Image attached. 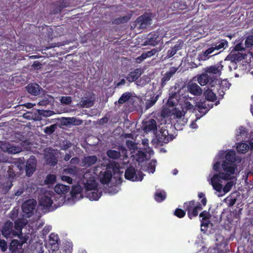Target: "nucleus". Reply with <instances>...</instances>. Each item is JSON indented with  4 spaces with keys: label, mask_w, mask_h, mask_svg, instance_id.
<instances>
[{
    "label": "nucleus",
    "mask_w": 253,
    "mask_h": 253,
    "mask_svg": "<svg viewBox=\"0 0 253 253\" xmlns=\"http://www.w3.org/2000/svg\"><path fill=\"white\" fill-rule=\"evenodd\" d=\"M22 247L20 244V242L15 239L12 240L9 245V251L10 253H18V250L20 247Z\"/></svg>",
    "instance_id": "30"
},
{
    "label": "nucleus",
    "mask_w": 253,
    "mask_h": 253,
    "mask_svg": "<svg viewBox=\"0 0 253 253\" xmlns=\"http://www.w3.org/2000/svg\"><path fill=\"white\" fill-rule=\"evenodd\" d=\"M204 95L205 99L208 101L213 102L216 100V94L213 92L212 89L208 88L205 91Z\"/></svg>",
    "instance_id": "31"
},
{
    "label": "nucleus",
    "mask_w": 253,
    "mask_h": 253,
    "mask_svg": "<svg viewBox=\"0 0 253 253\" xmlns=\"http://www.w3.org/2000/svg\"><path fill=\"white\" fill-rule=\"evenodd\" d=\"M128 19L126 16H123L116 18L114 22L115 24H117L124 23L125 22H126L128 21Z\"/></svg>",
    "instance_id": "55"
},
{
    "label": "nucleus",
    "mask_w": 253,
    "mask_h": 253,
    "mask_svg": "<svg viewBox=\"0 0 253 253\" xmlns=\"http://www.w3.org/2000/svg\"><path fill=\"white\" fill-rule=\"evenodd\" d=\"M144 175V174L141 171H138L137 173H136V169L132 167L127 168L125 173V178L132 181H141Z\"/></svg>",
    "instance_id": "6"
},
{
    "label": "nucleus",
    "mask_w": 253,
    "mask_h": 253,
    "mask_svg": "<svg viewBox=\"0 0 253 253\" xmlns=\"http://www.w3.org/2000/svg\"><path fill=\"white\" fill-rule=\"evenodd\" d=\"M215 78L213 77H211L210 75L207 74L206 72L202 74L200 76L198 77V82L202 85L204 86L205 85H208L211 87H215V84H217L215 82Z\"/></svg>",
    "instance_id": "8"
},
{
    "label": "nucleus",
    "mask_w": 253,
    "mask_h": 253,
    "mask_svg": "<svg viewBox=\"0 0 253 253\" xmlns=\"http://www.w3.org/2000/svg\"><path fill=\"white\" fill-rule=\"evenodd\" d=\"M176 53V51L175 50L173 49V48L171 47L170 49H169L167 51V57L169 58L173 56L175 53Z\"/></svg>",
    "instance_id": "58"
},
{
    "label": "nucleus",
    "mask_w": 253,
    "mask_h": 253,
    "mask_svg": "<svg viewBox=\"0 0 253 253\" xmlns=\"http://www.w3.org/2000/svg\"><path fill=\"white\" fill-rule=\"evenodd\" d=\"M65 171L67 173L75 175L78 173V168L77 167L74 166L73 167L65 169Z\"/></svg>",
    "instance_id": "51"
},
{
    "label": "nucleus",
    "mask_w": 253,
    "mask_h": 253,
    "mask_svg": "<svg viewBox=\"0 0 253 253\" xmlns=\"http://www.w3.org/2000/svg\"><path fill=\"white\" fill-rule=\"evenodd\" d=\"M36 205L37 202L34 199H30L25 201L22 205L23 212L27 214L28 217L31 216Z\"/></svg>",
    "instance_id": "11"
},
{
    "label": "nucleus",
    "mask_w": 253,
    "mask_h": 253,
    "mask_svg": "<svg viewBox=\"0 0 253 253\" xmlns=\"http://www.w3.org/2000/svg\"><path fill=\"white\" fill-rule=\"evenodd\" d=\"M159 97V94L153 92L150 95L149 99H147L145 102V109H148L152 107L157 102Z\"/></svg>",
    "instance_id": "25"
},
{
    "label": "nucleus",
    "mask_w": 253,
    "mask_h": 253,
    "mask_svg": "<svg viewBox=\"0 0 253 253\" xmlns=\"http://www.w3.org/2000/svg\"><path fill=\"white\" fill-rule=\"evenodd\" d=\"M151 20V17L148 14H143L139 16L135 21V27L138 29H145L150 24Z\"/></svg>",
    "instance_id": "9"
},
{
    "label": "nucleus",
    "mask_w": 253,
    "mask_h": 253,
    "mask_svg": "<svg viewBox=\"0 0 253 253\" xmlns=\"http://www.w3.org/2000/svg\"><path fill=\"white\" fill-rule=\"evenodd\" d=\"M189 92L194 95H200L202 93L201 88L196 83H192L188 86Z\"/></svg>",
    "instance_id": "26"
},
{
    "label": "nucleus",
    "mask_w": 253,
    "mask_h": 253,
    "mask_svg": "<svg viewBox=\"0 0 253 253\" xmlns=\"http://www.w3.org/2000/svg\"><path fill=\"white\" fill-rule=\"evenodd\" d=\"M225 159L226 161L231 163L236 162V152L234 150H230L228 151L225 155Z\"/></svg>",
    "instance_id": "34"
},
{
    "label": "nucleus",
    "mask_w": 253,
    "mask_h": 253,
    "mask_svg": "<svg viewBox=\"0 0 253 253\" xmlns=\"http://www.w3.org/2000/svg\"><path fill=\"white\" fill-rule=\"evenodd\" d=\"M236 169V167L233 163H230L228 167L224 168V171L230 174H233L234 173Z\"/></svg>",
    "instance_id": "49"
},
{
    "label": "nucleus",
    "mask_w": 253,
    "mask_h": 253,
    "mask_svg": "<svg viewBox=\"0 0 253 253\" xmlns=\"http://www.w3.org/2000/svg\"><path fill=\"white\" fill-rule=\"evenodd\" d=\"M93 191L91 192V195L89 197L92 200H98L102 195V193L99 192L98 189H94Z\"/></svg>",
    "instance_id": "41"
},
{
    "label": "nucleus",
    "mask_w": 253,
    "mask_h": 253,
    "mask_svg": "<svg viewBox=\"0 0 253 253\" xmlns=\"http://www.w3.org/2000/svg\"><path fill=\"white\" fill-rule=\"evenodd\" d=\"M69 190V186L60 183L56 184L54 188V190L56 193V195H61V194H65L68 192Z\"/></svg>",
    "instance_id": "23"
},
{
    "label": "nucleus",
    "mask_w": 253,
    "mask_h": 253,
    "mask_svg": "<svg viewBox=\"0 0 253 253\" xmlns=\"http://www.w3.org/2000/svg\"><path fill=\"white\" fill-rule=\"evenodd\" d=\"M180 89L178 86L174 85L171 86L169 90V98L168 100V104L170 107H173L175 105V103L173 102V99H175L178 100L180 97Z\"/></svg>",
    "instance_id": "10"
},
{
    "label": "nucleus",
    "mask_w": 253,
    "mask_h": 253,
    "mask_svg": "<svg viewBox=\"0 0 253 253\" xmlns=\"http://www.w3.org/2000/svg\"><path fill=\"white\" fill-rule=\"evenodd\" d=\"M84 185L87 190H93L96 187L95 180L93 179L86 180V181L84 182Z\"/></svg>",
    "instance_id": "38"
},
{
    "label": "nucleus",
    "mask_w": 253,
    "mask_h": 253,
    "mask_svg": "<svg viewBox=\"0 0 253 253\" xmlns=\"http://www.w3.org/2000/svg\"><path fill=\"white\" fill-rule=\"evenodd\" d=\"M249 145L246 143H238L236 147L237 152L242 154L246 153L249 150Z\"/></svg>",
    "instance_id": "35"
},
{
    "label": "nucleus",
    "mask_w": 253,
    "mask_h": 253,
    "mask_svg": "<svg viewBox=\"0 0 253 253\" xmlns=\"http://www.w3.org/2000/svg\"><path fill=\"white\" fill-rule=\"evenodd\" d=\"M197 107L198 110L201 113L204 115L206 114L213 107V104H211V107L207 106V102H200L198 103Z\"/></svg>",
    "instance_id": "32"
},
{
    "label": "nucleus",
    "mask_w": 253,
    "mask_h": 253,
    "mask_svg": "<svg viewBox=\"0 0 253 253\" xmlns=\"http://www.w3.org/2000/svg\"><path fill=\"white\" fill-rule=\"evenodd\" d=\"M199 216L202 218V220H206L210 219L211 214L209 211L205 210L200 213Z\"/></svg>",
    "instance_id": "52"
},
{
    "label": "nucleus",
    "mask_w": 253,
    "mask_h": 253,
    "mask_svg": "<svg viewBox=\"0 0 253 253\" xmlns=\"http://www.w3.org/2000/svg\"><path fill=\"white\" fill-rule=\"evenodd\" d=\"M56 176L54 174H48L45 180V182L46 184H53L56 182Z\"/></svg>",
    "instance_id": "45"
},
{
    "label": "nucleus",
    "mask_w": 253,
    "mask_h": 253,
    "mask_svg": "<svg viewBox=\"0 0 253 253\" xmlns=\"http://www.w3.org/2000/svg\"><path fill=\"white\" fill-rule=\"evenodd\" d=\"M2 235L7 238H13L18 235L17 231L14 230L13 223L9 221H6L0 230Z\"/></svg>",
    "instance_id": "5"
},
{
    "label": "nucleus",
    "mask_w": 253,
    "mask_h": 253,
    "mask_svg": "<svg viewBox=\"0 0 253 253\" xmlns=\"http://www.w3.org/2000/svg\"><path fill=\"white\" fill-rule=\"evenodd\" d=\"M185 210H183L179 208L176 209L174 212V215L180 218L183 217L185 215Z\"/></svg>",
    "instance_id": "46"
},
{
    "label": "nucleus",
    "mask_w": 253,
    "mask_h": 253,
    "mask_svg": "<svg viewBox=\"0 0 253 253\" xmlns=\"http://www.w3.org/2000/svg\"><path fill=\"white\" fill-rule=\"evenodd\" d=\"M178 68L175 67H171L169 71H167L166 74L164 75L161 79V86L164 87L167 82L169 81L170 78L175 74Z\"/></svg>",
    "instance_id": "18"
},
{
    "label": "nucleus",
    "mask_w": 253,
    "mask_h": 253,
    "mask_svg": "<svg viewBox=\"0 0 253 253\" xmlns=\"http://www.w3.org/2000/svg\"><path fill=\"white\" fill-rule=\"evenodd\" d=\"M4 151L7 152L9 153L15 154L20 152L21 151V149L19 146H15L8 144V145L6 146V149L5 150H4Z\"/></svg>",
    "instance_id": "36"
},
{
    "label": "nucleus",
    "mask_w": 253,
    "mask_h": 253,
    "mask_svg": "<svg viewBox=\"0 0 253 253\" xmlns=\"http://www.w3.org/2000/svg\"><path fill=\"white\" fill-rule=\"evenodd\" d=\"M161 40V37L159 36L158 32H152L150 33L146 37L145 44L156 45Z\"/></svg>",
    "instance_id": "14"
},
{
    "label": "nucleus",
    "mask_w": 253,
    "mask_h": 253,
    "mask_svg": "<svg viewBox=\"0 0 253 253\" xmlns=\"http://www.w3.org/2000/svg\"><path fill=\"white\" fill-rule=\"evenodd\" d=\"M27 223L26 220L23 218H19L14 221L13 227L14 230L17 231L18 235L22 236V230Z\"/></svg>",
    "instance_id": "20"
},
{
    "label": "nucleus",
    "mask_w": 253,
    "mask_h": 253,
    "mask_svg": "<svg viewBox=\"0 0 253 253\" xmlns=\"http://www.w3.org/2000/svg\"><path fill=\"white\" fill-rule=\"evenodd\" d=\"M157 123L154 119H150L144 125V130L146 132H148L151 131H155L157 130Z\"/></svg>",
    "instance_id": "24"
},
{
    "label": "nucleus",
    "mask_w": 253,
    "mask_h": 253,
    "mask_svg": "<svg viewBox=\"0 0 253 253\" xmlns=\"http://www.w3.org/2000/svg\"><path fill=\"white\" fill-rule=\"evenodd\" d=\"M59 239L57 234L51 233L49 236V242L51 246V248H54L53 250L58 248V241Z\"/></svg>",
    "instance_id": "29"
},
{
    "label": "nucleus",
    "mask_w": 253,
    "mask_h": 253,
    "mask_svg": "<svg viewBox=\"0 0 253 253\" xmlns=\"http://www.w3.org/2000/svg\"><path fill=\"white\" fill-rule=\"evenodd\" d=\"M57 128V125L53 124L49 126H47L44 129V132L47 134H52L55 129Z\"/></svg>",
    "instance_id": "47"
},
{
    "label": "nucleus",
    "mask_w": 253,
    "mask_h": 253,
    "mask_svg": "<svg viewBox=\"0 0 253 253\" xmlns=\"http://www.w3.org/2000/svg\"><path fill=\"white\" fill-rule=\"evenodd\" d=\"M132 96V94L130 92H126L124 93L120 97L118 101L119 104H123L129 101Z\"/></svg>",
    "instance_id": "33"
},
{
    "label": "nucleus",
    "mask_w": 253,
    "mask_h": 253,
    "mask_svg": "<svg viewBox=\"0 0 253 253\" xmlns=\"http://www.w3.org/2000/svg\"><path fill=\"white\" fill-rule=\"evenodd\" d=\"M245 43L246 47L249 48L252 46L253 45V36H248L245 40Z\"/></svg>",
    "instance_id": "50"
},
{
    "label": "nucleus",
    "mask_w": 253,
    "mask_h": 253,
    "mask_svg": "<svg viewBox=\"0 0 253 253\" xmlns=\"http://www.w3.org/2000/svg\"><path fill=\"white\" fill-rule=\"evenodd\" d=\"M49 103V101L48 99H43L42 100L40 101L38 104L40 106H46L48 105Z\"/></svg>",
    "instance_id": "60"
},
{
    "label": "nucleus",
    "mask_w": 253,
    "mask_h": 253,
    "mask_svg": "<svg viewBox=\"0 0 253 253\" xmlns=\"http://www.w3.org/2000/svg\"><path fill=\"white\" fill-rule=\"evenodd\" d=\"M53 4V8L51 13L53 14L59 13L64 8L67 7L69 5V3L65 1V0H60L54 2Z\"/></svg>",
    "instance_id": "19"
},
{
    "label": "nucleus",
    "mask_w": 253,
    "mask_h": 253,
    "mask_svg": "<svg viewBox=\"0 0 253 253\" xmlns=\"http://www.w3.org/2000/svg\"><path fill=\"white\" fill-rule=\"evenodd\" d=\"M54 200V206L56 208L60 207L64 203L65 197L63 195H55L53 192H49L43 195L39 201L40 205L43 207L44 209L49 208Z\"/></svg>",
    "instance_id": "3"
},
{
    "label": "nucleus",
    "mask_w": 253,
    "mask_h": 253,
    "mask_svg": "<svg viewBox=\"0 0 253 253\" xmlns=\"http://www.w3.org/2000/svg\"><path fill=\"white\" fill-rule=\"evenodd\" d=\"M81 106L84 108L91 107L94 105V101L89 98L83 99L81 101Z\"/></svg>",
    "instance_id": "40"
},
{
    "label": "nucleus",
    "mask_w": 253,
    "mask_h": 253,
    "mask_svg": "<svg viewBox=\"0 0 253 253\" xmlns=\"http://www.w3.org/2000/svg\"><path fill=\"white\" fill-rule=\"evenodd\" d=\"M0 248L1 249V251L3 252H4L7 250V244L5 240H0Z\"/></svg>",
    "instance_id": "56"
},
{
    "label": "nucleus",
    "mask_w": 253,
    "mask_h": 253,
    "mask_svg": "<svg viewBox=\"0 0 253 253\" xmlns=\"http://www.w3.org/2000/svg\"><path fill=\"white\" fill-rule=\"evenodd\" d=\"M158 144L162 146L164 143H168L172 139L171 136H169L168 130L161 128L157 135Z\"/></svg>",
    "instance_id": "12"
},
{
    "label": "nucleus",
    "mask_w": 253,
    "mask_h": 253,
    "mask_svg": "<svg viewBox=\"0 0 253 253\" xmlns=\"http://www.w3.org/2000/svg\"><path fill=\"white\" fill-rule=\"evenodd\" d=\"M167 197L166 193L165 191L157 192L154 195L155 200L159 203L164 201Z\"/></svg>",
    "instance_id": "39"
},
{
    "label": "nucleus",
    "mask_w": 253,
    "mask_h": 253,
    "mask_svg": "<svg viewBox=\"0 0 253 253\" xmlns=\"http://www.w3.org/2000/svg\"><path fill=\"white\" fill-rule=\"evenodd\" d=\"M26 88L29 93L33 95H37L39 93L41 87L37 84H30Z\"/></svg>",
    "instance_id": "27"
},
{
    "label": "nucleus",
    "mask_w": 253,
    "mask_h": 253,
    "mask_svg": "<svg viewBox=\"0 0 253 253\" xmlns=\"http://www.w3.org/2000/svg\"><path fill=\"white\" fill-rule=\"evenodd\" d=\"M61 178H62V180L66 181V182H67L69 184L72 183L73 179L71 177H70L69 176H66V175H63L62 176Z\"/></svg>",
    "instance_id": "59"
},
{
    "label": "nucleus",
    "mask_w": 253,
    "mask_h": 253,
    "mask_svg": "<svg viewBox=\"0 0 253 253\" xmlns=\"http://www.w3.org/2000/svg\"><path fill=\"white\" fill-rule=\"evenodd\" d=\"M60 101L63 104L68 105L71 103L72 98L71 96H62L60 99Z\"/></svg>",
    "instance_id": "53"
},
{
    "label": "nucleus",
    "mask_w": 253,
    "mask_h": 253,
    "mask_svg": "<svg viewBox=\"0 0 253 253\" xmlns=\"http://www.w3.org/2000/svg\"><path fill=\"white\" fill-rule=\"evenodd\" d=\"M112 177V172L110 170L106 169L100 172L99 178L101 183L106 184L110 182Z\"/></svg>",
    "instance_id": "16"
},
{
    "label": "nucleus",
    "mask_w": 253,
    "mask_h": 253,
    "mask_svg": "<svg viewBox=\"0 0 253 253\" xmlns=\"http://www.w3.org/2000/svg\"><path fill=\"white\" fill-rule=\"evenodd\" d=\"M158 51V50L157 49L154 48L146 52H143L142 53V58L144 57L145 59H146L147 58L151 57L153 55H155Z\"/></svg>",
    "instance_id": "44"
},
{
    "label": "nucleus",
    "mask_w": 253,
    "mask_h": 253,
    "mask_svg": "<svg viewBox=\"0 0 253 253\" xmlns=\"http://www.w3.org/2000/svg\"><path fill=\"white\" fill-rule=\"evenodd\" d=\"M37 160L35 156H31L28 160L26 165V173L28 176H31L36 170Z\"/></svg>",
    "instance_id": "13"
},
{
    "label": "nucleus",
    "mask_w": 253,
    "mask_h": 253,
    "mask_svg": "<svg viewBox=\"0 0 253 253\" xmlns=\"http://www.w3.org/2000/svg\"><path fill=\"white\" fill-rule=\"evenodd\" d=\"M234 183L233 181H229L227 182V183L224 185L223 188V191L225 193H228L229 192L232 187L233 186Z\"/></svg>",
    "instance_id": "48"
},
{
    "label": "nucleus",
    "mask_w": 253,
    "mask_h": 253,
    "mask_svg": "<svg viewBox=\"0 0 253 253\" xmlns=\"http://www.w3.org/2000/svg\"><path fill=\"white\" fill-rule=\"evenodd\" d=\"M107 155L109 158L114 160H117L121 157V153L119 151L111 149L107 151Z\"/></svg>",
    "instance_id": "37"
},
{
    "label": "nucleus",
    "mask_w": 253,
    "mask_h": 253,
    "mask_svg": "<svg viewBox=\"0 0 253 253\" xmlns=\"http://www.w3.org/2000/svg\"><path fill=\"white\" fill-rule=\"evenodd\" d=\"M216 85L219 87V88H217V92L219 94V98L221 99L223 97L225 91L229 88L230 84L227 80H223L220 82L218 80Z\"/></svg>",
    "instance_id": "15"
},
{
    "label": "nucleus",
    "mask_w": 253,
    "mask_h": 253,
    "mask_svg": "<svg viewBox=\"0 0 253 253\" xmlns=\"http://www.w3.org/2000/svg\"><path fill=\"white\" fill-rule=\"evenodd\" d=\"M223 68V66L222 64V61H220L213 66L207 67L205 69V71L209 75H210L211 77H212L215 78V82L217 84L218 78L221 75Z\"/></svg>",
    "instance_id": "7"
},
{
    "label": "nucleus",
    "mask_w": 253,
    "mask_h": 253,
    "mask_svg": "<svg viewBox=\"0 0 253 253\" xmlns=\"http://www.w3.org/2000/svg\"><path fill=\"white\" fill-rule=\"evenodd\" d=\"M19 210L17 208H14L11 212L9 214V217L12 220L15 221L17 219L18 215Z\"/></svg>",
    "instance_id": "42"
},
{
    "label": "nucleus",
    "mask_w": 253,
    "mask_h": 253,
    "mask_svg": "<svg viewBox=\"0 0 253 253\" xmlns=\"http://www.w3.org/2000/svg\"><path fill=\"white\" fill-rule=\"evenodd\" d=\"M82 189L81 187L79 185H76L73 187L70 194L72 197H76L78 194H80L81 192Z\"/></svg>",
    "instance_id": "43"
},
{
    "label": "nucleus",
    "mask_w": 253,
    "mask_h": 253,
    "mask_svg": "<svg viewBox=\"0 0 253 253\" xmlns=\"http://www.w3.org/2000/svg\"><path fill=\"white\" fill-rule=\"evenodd\" d=\"M170 8L173 10H184L186 9L187 5L182 0H176L171 3Z\"/></svg>",
    "instance_id": "28"
},
{
    "label": "nucleus",
    "mask_w": 253,
    "mask_h": 253,
    "mask_svg": "<svg viewBox=\"0 0 253 253\" xmlns=\"http://www.w3.org/2000/svg\"><path fill=\"white\" fill-rule=\"evenodd\" d=\"M209 223L210 221L209 220V219H207L206 220H202V219L201 226V227L204 226L207 228L208 227Z\"/></svg>",
    "instance_id": "63"
},
{
    "label": "nucleus",
    "mask_w": 253,
    "mask_h": 253,
    "mask_svg": "<svg viewBox=\"0 0 253 253\" xmlns=\"http://www.w3.org/2000/svg\"><path fill=\"white\" fill-rule=\"evenodd\" d=\"M97 160L98 158L95 155L85 156L82 160L83 166L86 168H89L95 165Z\"/></svg>",
    "instance_id": "21"
},
{
    "label": "nucleus",
    "mask_w": 253,
    "mask_h": 253,
    "mask_svg": "<svg viewBox=\"0 0 253 253\" xmlns=\"http://www.w3.org/2000/svg\"><path fill=\"white\" fill-rule=\"evenodd\" d=\"M198 196L199 199H202L201 202L198 203L195 200H191L183 204V208L187 212L188 217L190 219L197 216L199 211H201L203 209V207H205L207 203V199L204 193L199 192Z\"/></svg>",
    "instance_id": "1"
},
{
    "label": "nucleus",
    "mask_w": 253,
    "mask_h": 253,
    "mask_svg": "<svg viewBox=\"0 0 253 253\" xmlns=\"http://www.w3.org/2000/svg\"><path fill=\"white\" fill-rule=\"evenodd\" d=\"M220 167V163L219 162H216L213 166V169L216 171H219Z\"/></svg>",
    "instance_id": "62"
},
{
    "label": "nucleus",
    "mask_w": 253,
    "mask_h": 253,
    "mask_svg": "<svg viewBox=\"0 0 253 253\" xmlns=\"http://www.w3.org/2000/svg\"><path fill=\"white\" fill-rule=\"evenodd\" d=\"M245 58V55L237 52L236 53H231L226 57V59L230 60L232 62L236 63L240 61Z\"/></svg>",
    "instance_id": "22"
},
{
    "label": "nucleus",
    "mask_w": 253,
    "mask_h": 253,
    "mask_svg": "<svg viewBox=\"0 0 253 253\" xmlns=\"http://www.w3.org/2000/svg\"><path fill=\"white\" fill-rule=\"evenodd\" d=\"M42 64L40 63V62L38 61H35L34 62L32 67H33L35 69H39L41 68Z\"/></svg>",
    "instance_id": "61"
},
{
    "label": "nucleus",
    "mask_w": 253,
    "mask_h": 253,
    "mask_svg": "<svg viewBox=\"0 0 253 253\" xmlns=\"http://www.w3.org/2000/svg\"><path fill=\"white\" fill-rule=\"evenodd\" d=\"M17 236H18V238L20 239V241H19L20 242V244H21V246H22L24 244L26 243V242L28 239V237L27 236H23V235H22V236H21L20 235H17Z\"/></svg>",
    "instance_id": "57"
},
{
    "label": "nucleus",
    "mask_w": 253,
    "mask_h": 253,
    "mask_svg": "<svg viewBox=\"0 0 253 253\" xmlns=\"http://www.w3.org/2000/svg\"><path fill=\"white\" fill-rule=\"evenodd\" d=\"M126 145L129 150H135L136 147V144L130 140L126 141Z\"/></svg>",
    "instance_id": "54"
},
{
    "label": "nucleus",
    "mask_w": 253,
    "mask_h": 253,
    "mask_svg": "<svg viewBox=\"0 0 253 253\" xmlns=\"http://www.w3.org/2000/svg\"><path fill=\"white\" fill-rule=\"evenodd\" d=\"M143 71L140 68H136L130 72L126 77V80L129 83H132L136 81L141 76Z\"/></svg>",
    "instance_id": "17"
},
{
    "label": "nucleus",
    "mask_w": 253,
    "mask_h": 253,
    "mask_svg": "<svg viewBox=\"0 0 253 253\" xmlns=\"http://www.w3.org/2000/svg\"><path fill=\"white\" fill-rule=\"evenodd\" d=\"M228 46V42L226 40L218 39L211 44L202 53L200 54V58L202 60H207L212 56L217 55Z\"/></svg>",
    "instance_id": "2"
},
{
    "label": "nucleus",
    "mask_w": 253,
    "mask_h": 253,
    "mask_svg": "<svg viewBox=\"0 0 253 253\" xmlns=\"http://www.w3.org/2000/svg\"><path fill=\"white\" fill-rule=\"evenodd\" d=\"M182 46V45H181V44L180 43L175 44L172 47L173 48V49L175 50V51L177 52V51H178L181 49Z\"/></svg>",
    "instance_id": "64"
},
{
    "label": "nucleus",
    "mask_w": 253,
    "mask_h": 253,
    "mask_svg": "<svg viewBox=\"0 0 253 253\" xmlns=\"http://www.w3.org/2000/svg\"><path fill=\"white\" fill-rule=\"evenodd\" d=\"M231 174L228 172H219L213 175L211 179V184L213 188L217 192H221L222 185L220 183L221 179L228 180L231 178Z\"/></svg>",
    "instance_id": "4"
}]
</instances>
